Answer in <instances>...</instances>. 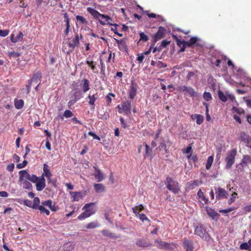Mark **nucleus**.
I'll list each match as a JSON object with an SVG mask.
<instances>
[{
	"label": "nucleus",
	"instance_id": "obj_46",
	"mask_svg": "<svg viewBox=\"0 0 251 251\" xmlns=\"http://www.w3.org/2000/svg\"><path fill=\"white\" fill-rule=\"evenodd\" d=\"M203 97L206 101H209L212 99V96L209 92H205L203 94Z\"/></svg>",
	"mask_w": 251,
	"mask_h": 251
},
{
	"label": "nucleus",
	"instance_id": "obj_40",
	"mask_svg": "<svg viewBox=\"0 0 251 251\" xmlns=\"http://www.w3.org/2000/svg\"><path fill=\"white\" fill-rule=\"evenodd\" d=\"M196 119L197 124L199 125H200L203 123L204 117L201 114H197Z\"/></svg>",
	"mask_w": 251,
	"mask_h": 251
},
{
	"label": "nucleus",
	"instance_id": "obj_10",
	"mask_svg": "<svg viewBox=\"0 0 251 251\" xmlns=\"http://www.w3.org/2000/svg\"><path fill=\"white\" fill-rule=\"evenodd\" d=\"M70 195L71 196L73 201H78L82 199L85 195V192H70Z\"/></svg>",
	"mask_w": 251,
	"mask_h": 251
},
{
	"label": "nucleus",
	"instance_id": "obj_36",
	"mask_svg": "<svg viewBox=\"0 0 251 251\" xmlns=\"http://www.w3.org/2000/svg\"><path fill=\"white\" fill-rule=\"evenodd\" d=\"M136 245L140 247H147L149 246V244L144 240H139L136 242Z\"/></svg>",
	"mask_w": 251,
	"mask_h": 251
},
{
	"label": "nucleus",
	"instance_id": "obj_37",
	"mask_svg": "<svg viewBox=\"0 0 251 251\" xmlns=\"http://www.w3.org/2000/svg\"><path fill=\"white\" fill-rule=\"evenodd\" d=\"M40 202V201L39 198H38V197L34 198V199L33 200V202L32 204V208H33L34 209H37L38 207L40 206L39 205Z\"/></svg>",
	"mask_w": 251,
	"mask_h": 251
},
{
	"label": "nucleus",
	"instance_id": "obj_17",
	"mask_svg": "<svg viewBox=\"0 0 251 251\" xmlns=\"http://www.w3.org/2000/svg\"><path fill=\"white\" fill-rule=\"evenodd\" d=\"M94 168L95 169V173L93 174L94 177L97 179L98 182L101 181L104 178L103 174L96 167H94Z\"/></svg>",
	"mask_w": 251,
	"mask_h": 251
},
{
	"label": "nucleus",
	"instance_id": "obj_19",
	"mask_svg": "<svg viewBox=\"0 0 251 251\" xmlns=\"http://www.w3.org/2000/svg\"><path fill=\"white\" fill-rule=\"evenodd\" d=\"M207 214L211 217L213 220H217L220 215L217 213L214 209L208 208L206 209Z\"/></svg>",
	"mask_w": 251,
	"mask_h": 251
},
{
	"label": "nucleus",
	"instance_id": "obj_51",
	"mask_svg": "<svg viewBox=\"0 0 251 251\" xmlns=\"http://www.w3.org/2000/svg\"><path fill=\"white\" fill-rule=\"evenodd\" d=\"M187 158L188 159L191 160L194 163L198 161V157L196 155H192V154H190L187 156Z\"/></svg>",
	"mask_w": 251,
	"mask_h": 251
},
{
	"label": "nucleus",
	"instance_id": "obj_24",
	"mask_svg": "<svg viewBox=\"0 0 251 251\" xmlns=\"http://www.w3.org/2000/svg\"><path fill=\"white\" fill-rule=\"evenodd\" d=\"M80 86L82 91L84 93L88 91L90 89L89 81L88 80L86 79H84L82 80V83L81 84Z\"/></svg>",
	"mask_w": 251,
	"mask_h": 251
},
{
	"label": "nucleus",
	"instance_id": "obj_25",
	"mask_svg": "<svg viewBox=\"0 0 251 251\" xmlns=\"http://www.w3.org/2000/svg\"><path fill=\"white\" fill-rule=\"evenodd\" d=\"M42 205L44 206L48 207L52 211H55L56 210L55 207L52 205V201L50 200H48L42 202Z\"/></svg>",
	"mask_w": 251,
	"mask_h": 251
},
{
	"label": "nucleus",
	"instance_id": "obj_4",
	"mask_svg": "<svg viewBox=\"0 0 251 251\" xmlns=\"http://www.w3.org/2000/svg\"><path fill=\"white\" fill-rule=\"evenodd\" d=\"M117 108L119 109L118 112L120 114L124 113L126 115L131 114V102L128 100L123 101L117 106Z\"/></svg>",
	"mask_w": 251,
	"mask_h": 251
},
{
	"label": "nucleus",
	"instance_id": "obj_29",
	"mask_svg": "<svg viewBox=\"0 0 251 251\" xmlns=\"http://www.w3.org/2000/svg\"><path fill=\"white\" fill-rule=\"evenodd\" d=\"M198 186V181L193 180L190 181L187 183V189L188 190L194 189L196 186Z\"/></svg>",
	"mask_w": 251,
	"mask_h": 251
},
{
	"label": "nucleus",
	"instance_id": "obj_27",
	"mask_svg": "<svg viewBox=\"0 0 251 251\" xmlns=\"http://www.w3.org/2000/svg\"><path fill=\"white\" fill-rule=\"evenodd\" d=\"M94 189L96 192L101 193L105 190V187L103 185L100 183L94 184Z\"/></svg>",
	"mask_w": 251,
	"mask_h": 251
},
{
	"label": "nucleus",
	"instance_id": "obj_13",
	"mask_svg": "<svg viewBox=\"0 0 251 251\" xmlns=\"http://www.w3.org/2000/svg\"><path fill=\"white\" fill-rule=\"evenodd\" d=\"M79 44V35L78 34L75 35L74 38H69L68 41V45L73 50L75 47L77 46Z\"/></svg>",
	"mask_w": 251,
	"mask_h": 251
},
{
	"label": "nucleus",
	"instance_id": "obj_58",
	"mask_svg": "<svg viewBox=\"0 0 251 251\" xmlns=\"http://www.w3.org/2000/svg\"><path fill=\"white\" fill-rule=\"evenodd\" d=\"M140 40L147 41L148 40L147 36L143 32L140 33Z\"/></svg>",
	"mask_w": 251,
	"mask_h": 251
},
{
	"label": "nucleus",
	"instance_id": "obj_50",
	"mask_svg": "<svg viewBox=\"0 0 251 251\" xmlns=\"http://www.w3.org/2000/svg\"><path fill=\"white\" fill-rule=\"evenodd\" d=\"M73 116V113L69 110H66L64 111L63 116L66 118H70Z\"/></svg>",
	"mask_w": 251,
	"mask_h": 251
},
{
	"label": "nucleus",
	"instance_id": "obj_22",
	"mask_svg": "<svg viewBox=\"0 0 251 251\" xmlns=\"http://www.w3.org/2000/svg\"><path fill=\"white\" fill-rule=\"evenodd\" d=\"M75 244L74 242H69L66 243L63 245V251H72L74 250Z\"/></svg>",
	"mask_w": 251,
	"mask_h": 251
},
{
	"label": "nucleus",
	"instance_id": "obj_61",
	"mask_svg": "<svg viewBox=\"0 0 251 251\" xmlns=\"http://www.w3.org/2000/svg\"><path fill=\"white\" fill-rule=\"evenodd\" d=\"M137 216L139 217V219L143 222L145 220H148V218L145 214H139Z\"/></svg>",
	"mask_w": 251,
	"mask_h": 251
},
{
	"label": "nucleus",
	"instance_id": "obj_32",
	"mask_svg": "<svg viewBox=\"0 0 251 251\" xmlns=\"http://www.w3.org/2000/svg\"><path fill=\"white\" fill-rule=\"evenodd\" d=\"M15 106L17 109H20L24 105V101L22 100H17L15 99Z\"/></svg>",
	"mask_w": 251,
	"mask_h": 251
},
{
	"label": "nucleus",
	"instance_id": "obj_63",
	"mask_svg": "<svg viewBox=\"0 0 251 251\" xmlns=\"http://www.w3.org/2000/svg\"><path fill=\"white\" fill-rule=\"evenodd\" d=\"M86 63L91 67L92 70H94L95 69V65H93V62L89 60H86Z\"/></svg>",
	"mask_w": 251,
	"mask_h": 251
},
{
	"label": "nucleus",
	"instance_id": "obj_42",
	"mask_svg": "<svg viewBox=\"0 0 251 251\" xmlns=\"http://www.w3.org/2000/svg\"><path fill=\"white\" fill-rule=\"evenodd\" d=\"M99 226V225L95 222H91L88 224L86 226V227L88 229L89 228H94L97 227Z\"/></svg>",
	"mask_w": 251,
	"mask_h": 251
},
{
	"label": "nucleus",
	"instance_id": "obj_49",
	"mask_svg": "<svg viewBox=\"0 0 251 251\" xmlns=\"http://www.w3.org/2000/svg\"><path fill=\"white\" fill-rule=\"evenodd\" d=\"M76 19L77 21L80 22L82 24H85L87 23V21H86V19H85L82 16L77 15L76 16Z\"/></svg>",
	"mask_w": 251,
	"mask_h": 251
},
{
	"label": "nucleus",
	"instance_id": "obj_21",
	"mask_svg": "<svg viewBox=\"0 0 251 251\" xmlns=\"http://www.w3.org/2000/svg\"><path fill=\"white\" fill-rule=\"evenodd\" d=\"M23 34L22 32H19L18 34L15 36L14 34H11L10 36V40L13 43H17L22 41L23 38Z\"/></svg>",
	"mask_w": 251,
	"mask_h": 251
},
{
	"label": "nucleus",
	"instance_id": "obj_45",
	"mask_svg": "<svg viewBox=\"0 0 251 251\" xmlns=\"http://www.w3.org/2000/svg\"><path fill=\"white\" fill-rule=\"evenodd\" d=\"M237 197V193H236V192H233L232 194V195L230 197V198L228 200V204H231V203H232L235 201V199H236Z\"/></svg>",
	"mask_w": 251,
	"mask_h": 251
},
{
	"label": "nucleus",
	"instance_id": "obj_33",
	"mask_svg": "<svg viewBox=\"0 0 251 251\" xmlns=\"http://www.w3.org/2000/svg\"><path fill=\"white\" fill-rule=\"evenodd\" d=\"M143 209L144 207L142 205H139L132 208L133 212L136 215V216H138L139 214H140L139 212H141Z\"/></svg>",
	"mask_w": 251,
	"mask_h": 251
},
{
	"label": "nucleus",
	"instance_id": "obj_14",
	"mask_svg": "<svg viewBox=\"0 0 251 251\" xmlns=\"http://www.w3.org/2000/svg\"><path fill=\"white\" fill-rule=\"evenodd\" d=\"M137 85L132 82L128 90L129 97L130 99H133L137 93Z\"/></svg>",
	"mask_w": 251,
	"mask_h": 251
},
{
	"label": "nucleus",
	"instance_id": "obj_30",
	"mask_svg": "<svg viewBox=\"0 0 251 251\" xmlns=\"http://www.w3.org/2000/svg\"><path fill=\"white\" fill-rule=\"evenodd\" d=\"M19 182H20V184L25 189L30 190L32 187L31 183L27 180L19 181Z\"/></svg>",
	"mask_w": 251,
	"mask_h": 251
},
{
	"label": "nucleus",
	"instance_id": "obj_35",
	"mask_svg": "<svg viewBox=\"0 0 251 251\" xmlns=\"http://www.w3.org/2000/svg\"><path fill=\"white\" fill-rule=\"evenodd\" d=\"M218 97L221 100H222L223 102H226L227 101V97L224 94V93L222 91L219 90L218 91Z\"/></svg>",
	"mask_w": 251,
	"mask_h": 251
},
{
	"label": "nucleus",
	"instance_id": "obj_41",
	"mask_svg": "<svg viewBox=\"0 0 251 251\" xmlns=\"http://www.w3.org/2000/svg\"><path fill=\"white\" fill-rule=\"evenodd\" d=\"M159 149L160 151H164L166 154L168 153V149H167L166 145H165L164 143H161L158 148H156V150ZM168 156V154L166 155V157Z\"/></svg>",
	"mask_w": 251,
	"mask_h": 251
},
{
	"label": "nucleus",
	"instance_id": "obj_23",
	"mask_svg": "<svg viewBox=\"0 0 251 251\" xmlns=\"http://www.w3.org/2000/svg\"><path fill=\"white\" fill-rule=\"evenodd\" d=\"M182 90L185 94L189 95L191 97H194L195 96V92L194 89L191 87L184 86L182 89Z\"/></svg>",
	"mask_w": 251,
	"mask_h": 251
},
{
	"label": "nucleus",
	"instance_id": "obj_64",
	"mask_svg": "<svg viewBox=\"0 0 251 251\" xmlns=\"http://www.w3.org/2000/svg\"><path fill=\"white\" fill-rule=\"evenodd\" d=\"M14 168V164H11L7 166V170L10 172H12Z\"/></svg>",
	"mask_w": 251,
	"mask_h": 251
},
{
	"label": "nucleus",
	"instance_id": "obj_9",
	"mask_svg": "<svg viewBox=\"0 0 251 251\" xmlns=\"http://www.w3.org/2000/svg\"><path fill=\"white\" fill-rule=\"evenodd\" d=\"M216 199L220 200L223 198H226L228 196L227 192L223 188L218 187L215 189Z\"/></svg>",
	"mask_w": 251,
	"mask_h": 251
},
{
	"label": "nucleus",
	"instance_id": "obj_2",
	"mask_svg": "<svg viewBox=\"0 0 251 251\" xmlns=\"http://www.w3.org/2000/svg\"><path fill=\"white\" fill-rule=\"evenodd\" d=\"M174 39L176 40L177 46L180 48L179 52H183L185 50L186 46L192 47L199 40V38L197 37H193L191 38L189 41L186 42L183 40H181L178 39L175 35H174Z\"/></svg>",
	"mask_w": 251,
	"mask_h": 251
},
{
	"label": "nucleus",
	"instance_id": "obj_7",
	"mask_svg": "<svg viewBox=\"0 0 251 251\" xmlns=\"http://www.w3.org/2000/svg\"><path fill=\"white\" fill-rule=\"evenodd\" d=\"M87 10V11L89 12L94 17L98 19L99 20L100 19V17L102 19H106V21L107 22L109 20H111V18L109 16L100 14L93 8L88 7Z\"/></svg>",
	"mask_w": 251,
	"mask_h": 251
},
{
	"label": "nucleus",
	"instance_id": "obj_28",
	"mask_svg": "<svg viewBox=\"0 0 251 251\" xmlns=\"http://www.w3.org/2000/svg\"><path fill=\"white\" fill-rule=\"evenodd\" d=\"M197 195L202 201H203L205 204H208L209 202L208 199L206 198L204 196V194L201 189H200Z\"/></svg>",
	"mask_w": 251,
	"mask_h": 251
},
{
	"label": "nucleus",
	"instance_id": "obj_47",
	"mask_svg": "<svg viewBox=\"0 0 251 251\" xmlns=\"http://www.w3.org/2000/svg\"><path fill=\"white\" fill-rule=\"evenodd\" d=\"M172 182H173V180H172V178H171V177H167V178L166 185H167V188L169 190H172Z\"/></svg>",
	"mask_w": 251,
	"mask_h": 251
},
{
	"label": "nucleus",
	"instance_id": "obj_53",
	"mask_svg": "<svg viewBox=\"0 0 251 251\" xmlns=\"http://www.w3.org/2000/svg\"><path fill=\"white\" fill-rule=\"evenodd\" d=\"M115 96V95L113 93H109L108 94V95H107L106 99H107V104L108 105H110V103L111 102L112 97H114Z\"/></svg>",
	"mask_w": 251,
	"mask_h": 251
},
{
	"label": "nucleus",
	"instance_id": "obj_5",
	"mask_svg": "<svg viewBox=\"0 0 251 251\" xmlns=\"http://www.w3.org/2000/svg\"><path fill=\"white\" fill-rule=\"evenodd\" d=\"M19 174V181L29 180L31 182H35L37 180V176L34 175L30 176L26 170L20 171Z\"/></svg>",
	"mask_w": 251,
	"mask_h": 251
},
{
	"label": "nucleus",
	"instance_id": "obj_34",
	"mask_svg": "<svg viewBox=\"0 0 251 251\" xmlns=\"http://www.w3.org/2000/svg\"><path fill=\"white\" fill-rule=\"evenodd\" d=\"M213 160L214 158L212 156H210L208 157L205 165V167L207 170H209L211 168Z\"/></svg>",
	"mask_w": 251,
	"mask_h": 251
},
{
	"label": "nucleus",
	"instance_id": "obj_56",
	"mask_svg": "<svg viewBox=\"0 0 251 251\" xmlns=\"http://www.w3.org/2000/svg\"><path fill=\"white\" fill-rule=\"evenodd\" d=\"M9 32L8 30H0V36L4 37L8 35Z\"/></svg>",
	"mask_w": 251,
	"mask_h": 251
},
{
	"label": "nucleus",
	"instance_id": "obj_1",
	"mask_svg": "<svg viewBox=\"0 0 251 251\" xmlns=\"http://www.w3.org/2000/svg\"><path fill=\"white\" fill-rule=\"evenodd\" d=\"M82 210H84V212L78 217V219L80 220L89 217L96 213L97 208L95 205V203L91 202L85 204L83 207Z\"/></svg>",
	"mask_w": 251,
	"mask_h": 251
},
{
	"label": "nucleus",
	"instance_id": "obj_43",
	"mask_svg": "<svg viewBox=\"0 0 251 251\" xmlns=\"http://www.w3.org/2000/svg\"><path fill=\"white\" fill-rule=\"evenodd\" d=\"M104 19V21H102V20H100V19H99V22L101 25H104L107 24V25H114L115 26H116L118 25L116 24H114L110 23L109 22V21H111V19L109 20L108 22L106 21V19Z\"/></svg>",
	"mask_w": 251,
	"mask_h": 251
},
{
	"label": "nucleus",
	"instance_id": "obj_11",
	"mask_svg": "<svg viewBox=\"0 0 251 251\" xmlns=\"http://www.w3.org/2000/svg\"><path fill=\"white\" fill-rule=\"evenodd\" d=\"M33 182L36 183V189L39 191L43 190L46 186L45 179L43 176L37 177V181Z\"/></svg>",
	"mask_w": 251,
	"mask_h": 251
},
{
	"label": "nucleus",
	"instance_id": "obj_8",
	"mask_svg": "<svg viewBox=\"0 0 251 251\" xmlns=\"http://www.w3.org/2000/svg\"><path fill=\"white\" fill-rule=\"evenodd\" d=\"M195 234L200 236L202 238H206L208 233L206 229L203 227L202 225L198 226L195 230Z\"/></svg>",
	"mask_w": 251,
	"mask_h": 251
},
{
	"label": "nucleus",
	"instance_id": "obj_15",
	"mask_svg": "<svg viewBox=\"0 0 251 251\" xmlns=\"http://www.w3.org/2000/svg\"><path fill=\"white\" fill-rule=\"evenodd\" d=\"M42 176H43L44 177L46 176L48 178L49 182H51V177L52 176V174L50 171L49 166L46 164H44L43 173Z\"/></svg>",
	"mask_w": 251,
	"mask_h": 251
},
{
	"label": "nucleus",
	"instance_id": "obj_39",
	"mask_svg": "<svg viewBox=\"0 0 251 251\" xmlns=\"http://www.w3.org/2000/svg\"><path fill=\"white\" fill-rule=\"evenodd\" d=\"M102 233L103 234V235L106 236H107V237H109L110 238H116L117 237L114 235L113 234V233H111L110 232H109L108 230H103L102 231Z\"/></svg>",
	"mask_w": 251,
	"mask_h": 251
},
{
	"label": "nucleus",
	"instance_id": "obj_60",
	"mask_svg": "<svg viewBox=\"0 0 251 251\" xmlns=\"http://www.w3.org/2000/svg\"><path fill=\"white\" fill-rule=\"evenodd\" d=\"M88 134L89 135H91L93 137V138L94 139H97V140H100V137H99L98 136H97V135H96L94 133H93V132H91V131H90L88 132Z\"/></svg>",
	"mask_w": 251,
	"mask_h": 251
},
{
	"label": "nucleus",
	"instance_id": "obj_55",
	"mask_svg": "<svg viewBox=\"0 0 251 251\" xmlns=\"http://www.w3.org/2000/svg\"><path fill=\"white\" fill-rule=\"evenodd\" d=\"M27 162L26 160H24L22 163H19L17 165V168L18 169H22L26 166Z\"/></svg>",
	"mask_w": 251,
	"mask_h": 251
},
{
	"label": "nucleus",
	"instance_id": "obj_38",
	"mask_svg": "<svg viewBox=\"0 0 251 251\" xmlns=\"http://www.w3.org/2000/svg\"><path fill=\"white\" fill-rule=\"evenodd\" d=\"M38 209H39L41 213H45L47 215H49L50 214V211L49 210H48L47 209H46L45 206H44L43 205H42V204L41 205H40L38 208Z\"/></svg>",
	"mask_w": 251,
	"mask_h": 251
},
{
	"label": "nucleus",
	"instance_id": "obj_59",
	"mask_svg": "<svg viewBox=\"0 0 251 251\" xmlns=\"http://www.w3.org/2000/svg\"><path fill=\"white\" fill-rule=\"evenodd\" d=\"M243 210L244 211H245L246 213H249L251 212V204L249 205L245 206L243 208Z\"/></svg>",
	"mask_w": 251,
	"mask_h": 251
},
{
	"label": "nucleus",
	"instance_id": "obj_31",
	"mask_svg": "<svg viewBox=\"0 0 251 251\" xmlns=\"http://www.w3.org/2000/svg\"><path fill=\"white\" fill-rule=\"evenodd\" d=\"M145 146L146 147L145 157H149L150 159H151L152 158V149L147 144H145Z\"/></svg>",
	"mask_w": 251,
	"mask_h": 251
},
{
	"label": "nucleus",
	"instance_id": "obj_3",
	"mask_svg": "<svg viewBox=\"0 0 251 251\" xmlns=\"http://www.w3.org/2000/svg\"><path fill=\"white\" fill-rule=\"evenodd\" d=\"M237 154V151L234 149L228 151L226 156L225 157V161L226 163L225 169L229 170L231 168L232 165L235 162V156Z\"/></svg>",
	"mask_w": 251,
	"mask_h": 251
},
{
	"label": "nucleus",
	"instance_id": "obj_62",
	"mask_svg": "<svg viewBox=\"0 0 251 251\" xmlns=\"http://www.w3.org/2000/svg\"><path fill=\"white\" fill-rule=\"evenodd\" d=\"M24 204L27 206L32 207V203L29 200H25L24 201Z\"/></svg>",
	"mask_w": 251,
	"mask_h": 251
},
{
	"label": "nucleus",
	"instance_id": "obj_48",
	"mask_svg": "<svg viewBox=\"0 0 251 251\" xmlns=\"http://www.w3.org/2000/svg\"><path fill=\"white\" fill-rule=\"evenodd\" d=\"M8 54L9 57L13 58L18 57L20 55L19 52L15 51H9Z\"/></svg>",
	"mask_w": 251,
	"mask_h": 251
},
{
	"label": "nucleus",
	"instance_id": "obj_12",
	"mask_svg": "<svg viewBox=\"0 0 251 251\" xmlns=\"http://www.w3.org/2000/svg\"><path fill=\"white\" fill-rule=\"evenodd\" d=\"M166 33V29L160 26L158 28L157 32L154 35V43H156L159 40L163 38Z\"/></svg>",
	"mask_w": 251,
	"mask_h": 251
},
{
	"label": "nucleus",
	"instance_id": "obj_16",
	"mask_svg": "<svg viewBox=\"0 0 251 251\" xmlns=\"http://www.w3.org/2000/svg\"><path fill=\"white\" fill-rule=\"evenodd\" d=\"M183 246L186 251H193V242L191 240L185 239L183 241Z\"/></svg>",
	"mask_w": 251,
	"mask_h": 251
},
{
	"label": "nucleus",
	"instance_id": "obj_44",
	"mask_svg": "<svg viewBox=\"0 0 251 251\" xmlns=\"http://www.w3.org/2000/svg\"><path fill=\"white\" fill-rule=\"evenodd\" d=\"M88 98L89 99V103L93 106V108H94V103L96 100V98L94 95L92 96H88Z\"/></svg>",
	"mask_w": 251,
	"mask_h": 251
},
{
	"label": "nucleus",
	"instance_id": "obj_6",
	"mask_svg": "<svg viewBox=\"0 0 251 251\" xmlns=\"http://www.w3.org/2000/svg\"><path fill=\"white\" fill-rule=\"evenodd\" d=\"M238 139L243 142L246 146L251 149V137L245 132H241L238 137Z\"/></svg>",
	"mask_w": 251,
	"mask_h": 251
},
{
	"label": "nucleus",
	"instance_id": "obj_57",
	"mask_svg": "<svg viewBox=\"0 0 251 251\" xmlns=\"http://www.w3.org/2000/svg\"><path fill=\"white\" fill-rule=\"evenodd\" d=\"M234 209V208L230 207V208L226 209L220 210L219 212L222 213H227L232 211Z\"/></svg>",
	"mask_w": 251,
	"mask_h": 251
},
{
	"label": "nucleus",
	"instance_id": "obj_18",
	"mask_svg": "<svg viewBox=\"0 0 251 251\" xmlns=\"http://www.w3.org/2000/svg\"><path fill=\"white\" fill-rule=\"evenodd\" d=\"M154 245L157 248L161 249H168L170 246V245L167 243L164 242L159 240H157L155 241Z\"/></svg>",
	"mask_w": 251,
	"mask_h": 251
},
{
	"label": "nucleus",
	"instance_id": "obj_20",
	"mask_svg": "<svg viewBox=\"0 0 251 251\" xmlns=\"http://www.w3.org/2000/svg\"><path fill=\"white\" fill-rule=\"evenodd\" d=\"M71 96V99L68 102L69 106L73 105L79 99V97L77 95V92H72L70 93Z\"/></svg>",
	"mask_w": 251,
	"mask_h": 251
},
{
	"label": "nucleus",
	"instance_id": "obj_52",
	"mask_svg": "<svg viewBox=\"0 0 251 251\" xmlns=\"http://www.w3.org/2000/svg\"><path fill=\"white\" fill-rule=\"evenodd\" d=\"M148 16L150 18H156L158 21L163 20V18L160 15H156L154 13L148 14Z\"/></svg>",
	"mask_w": 251,
	"mask_h": 251
},
{
	"label": "nucleus",
	"instance_id": "obj_54",
	"mask_svg": "<svg viewBox=\"0 0 251 251\" xmlns=\"http://www.w3.org/2000/svg\"><path fill=\"white\" fill-rule=\"evenodd\" d=\"M120 121L121 122V126L123 128H126L128 126L127 122L124 120L123 118L121 117L120 118Z\"/></svg>",
	"mask_w": 251,
	"mask_h": 251
},
{
	"label": "nucleus",
	"instance_id": "obj_26",
	"mask_svg": "<svg viewBox=\"0 0 251 251\" xmlns=\"http://www.w3.org/2000/svg\"><path fill=\"white\" fill-rule=\"evenodd\" d=\"M41 78V73L37 72L33 75V77L31 80L30 83H33V82L38 83L40 82ZM30 85H31V84H30Z\"/></svg>",
	"mask_w": 251,
	"mask_h": 251
}]
</instances>
